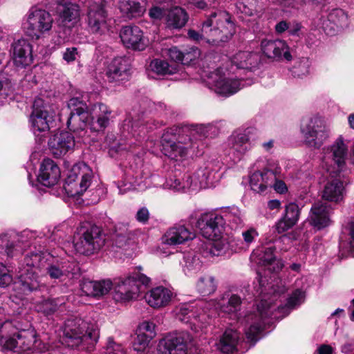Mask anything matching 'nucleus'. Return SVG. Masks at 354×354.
<instances>
[{
  "label": "nucleus",
  "mask_w": 354,
  "mask_h": 354,
  "mask_svg": "<svg viewBox=\"0 0 354 354\" xmlns=\"http://www.w3.org/2000/svg\"><path fill=\"white\" fill-rule=\"evenodd\" d=\"M258 282L259 288H257V292L260 295H263L261 303L258 305L257 312L246 315L244 317H241L238 312L241 310L242 300L240 296L232 294L231 295L226 302L224 301L222 303L214 304L211 306L215 307V309L219 308L220 310L225 314L230 315L234 319H237L241 324L245 325L244 330L247 338L251 342H256L257 340L258 335L263 329L265 324V319L271 316L270 304L266 301V295L273 294L275 297L279 292L274 288L272 282H269L266 276H263L260 272L258 273ZM213 315L215 314L214 310Z\"/></svg>",
  "instance_id": "1"
},
{
  "label": "nucleus",
  "mask_w": 354,
  "mask_h": 354,
  "mask_svg": "<svg viewBox=\"0 0 354 354\" xmlns=\"http://www.w3.org/2000/svg\"><path fill=\"white\" fill-rule=\"evenodd\" d=\"M4 312V308H0V343L5 350L17 353L45 354L58 347L46 344L32 330H18L9 317L3 321L1 315Z\"/></svg>",
  "instance_id": "2"
},
{
  "label": "nucleus",
  "mask_w": 354,
  "mask_h": 354,
  "mask_svg": "<svg viewBox=\"0 0 354 354\" xmlns=\"http://www.w3.org/2000/svg\"><path fill=\"white\" fill-rule=\"evenodd\" d=\"M62 331L60 343L71 348L89 349L97 342L99 337L96 323L80 317L67 319Z\"/></svg>",
  "instance_id": "3"
},
{
  "label": "nucleus",
  "mask_w": 354,
  "mask_h": 354,
  "mask_svg": "<svg viewBox=\"0 0 354 354\" xmlns=\"http://www.w3.org/2000/svg\"><path fill=\"white\" fill-rule=\"evenodd\" d=\"M202 31L209 37L206 39L207 44L220 46L231 39L236 32V27L227 12L216 10L203 23Z\"/></svg>",
  "instance_id": "4"
},
{
  "label": "nucleus",
  "mask_w": 354,
  "mask_h": 354,
  "mask_svg": "<svg viewBox=\"0 0 354 354\" xmlns=\"http://www.w3.org/2000/svg\"><path fill=\"white\" fill-rule=\"evenodd\" d=\"M214 304L213 301L180 304L175 308L174 313L177 319L190 324L192 329L197 332L209 324L214 314L211 306Z\"/></svg>",
  "instance_id": "5"
},
{
  "label": "nucleus",
  "mask_w": 354,
  "mask_h": 354,
  "mask_svg": "<svg viewBox=\"0 0 354 354\" xmlns=\"http://www.w3.org/2000/svg\"><path fill=\"white\" fill-rule=\"evenodd\" d=\"M142 268L138 266L127 277L120 278L115 283L113 288V298L116 301L125 302L136 299L140 292L142 286H147L151 283V279L142 274Z\"/></svg>",
  "instance_id": "6"
},
{
  "label": "nucleus",
  "mask_w": 354,
  "mask_h": 354,
  "mask_svg": "<svg viewBox=\"0 0 354 354\" xmlns=\"http://www.w3.org/2000/svg\"><path fill=\"white\" fill-rule=\"evenodd\" d=\"M177 131L176 128L167 129L162 136L161 142L162 151L165 156L171 159L180 160L187 157L192 151L194 153V149L198 148V145L192 137L191 133L185 138L178 134L177 141L175 142L174 139ZM179 133L180 131L178 133Z\"/></svg>",
  "instance_id": "7"
},
{
  "label": "nucleus",
  "mask_w": 354,
  "mask_h": 354,
  "mask_svg": "<svg viewBox=\"0 0 354 354\" xmlns=\"http://www.w3.org/2000/svg\"><path fill=\"white\" fill-rule=\"evenodd\" d=\"M105 243L100 227L85 223L80 226L74 235L73 246L77 252L90 255L98 251Z\"/></svg>",
  "instance_id": "8"
},
{
  "label": "nucleus",
  "mask_w": 354,
  "mask_h": 354,
  "mask_svg": "<svg viewBox=\"0 0 354 354\" xmlns=\"http://www.w3.org/2000/svg\"><path fill=\"white\" fill-rule=\"evenodd\" d=\"M53 22V17L49 12L32 7L26 15L23 28L30 37L37 40L50 32Z\"/></svg>",
  "instance_id": "9"
},
{
  "label": "nucleus",
  "mask_w": 354,
  "mask_h": 354,
  "mask_svg": "<svg viewBox=\"0 0 354 354\" xmlns=\"http://www.w3.org/2000/svg\"><path fill=\"white\" fill-rule=\"evenodd\" d=\"M300 133L304 143L313 149L320 148L329 136L324 120L317 115L304 117L301 121Z\"/></svg>",
  "instance_id": "10"
},
{
  "label": "nucleus",
  "mask_w": 354,
  "mask_h": 354,
  "mask_svg": "<svg viewBox=\"0 0 354 354\" xmlns=\"http://www.w3.org/2000/svg\"><path fill=\"white\" fill-rule=\"evenodd\" d=\"M111 20L105 8L104 0H92L89 3L86 23L91 33L99 35L106 34L110 30Z\"/></svg>",
  "instance_id": "11"
},
{
  "label": "nucleus",
  "mask_w": 354,
  "mask_h": 354,
  "mask_svg": "<svg viewBox=\"0 0 354 354\" xmlns=\"http://www.w3.org/2000/svg\"><path fill=\"white\" fill-rule=\"evenodd\" d=\"M255 132L256 130L254 128L248 127L234 131L228 138L227 145L229 151L227 154L234 162L241 160L243 156L251 149L252 136Z\"/></svg>",
  "instance_id": "12"
},
{
  "label": "nucleus",
  "mask_w": 354,
  "mask_h": 354,
  "mask_svg": "<svg viewBox=\"0 0 354 354\" xmlns=\"http://www.w3.org/2000/svg\"><path fill=\"white\" fill-rule=\"evenodd\" d=\"M348 154V147L339 136L334 143L326 149L323 157V167L328 173L342 171Z\"/></svg>",
  "instance_id": "13"
},
{
  "label": "nucleus",
  "mask_w": 354,
  "mask_h": 354,
  "mask_svg": "<svg viewBox=\"0 0 354 354\" xmlns=\"http://www.w3.org/2000/svg\"><path fill=\"white\" fill-rule=\"evenodd\" d=\"M92 171L86 165L74 167L65 180L64 189L70 196L82 195L90 186Z\"/></svg>",
  "instance_id": "14"
},
{
  "label": "nucleus",
  "mask_w": 354,
  "mask_h": 354,
  "mask_svg": "<svg viewBox=\"0 0 354 354\" xmlns=\"http://www.w3.org/2000/svg\"><path fill=\"white\" fill-rule=\"evenodd\" d=\"M196 227L201 235L207 239L221 238L225 230L224 220L221 214L216 212L201 214Z\"/></svg>",
  "instance_id": "15"
},
{
  "label": "nucleus",
  "mask_w": 354,
  "mask_h": 354,
  "mask_svg": "<svg viewBox=\"0 0 354 354\" xmlns=\"http://www.w3.org/2000/svg\"><path fill=\"white\" fill-rule=\"evenodd\" d=\"M192 337L186 331L176 332L167 335L159 342L160 354H187Z\"/></svg>",
  "instance_id": "16"
},
{
  "label": "nucleus",
  "mask_w": 354,
  "mask_h": 354,
  "mask_svg": "<svg viewBox=\"0 0 354 354\" xmlns=\"http://www.w3.org/2000/svg\"><path fill=\"white\" fill-rule=\"evenodd\" d=\"M46 273L53 279H59L64 281L77 277L80 274L78 264L72 259H61L46 261L44 268Z\"/></svg>",
  "instance_id": "17"
},
{
  "label": "nucleus",
  "mask_w": 354,
  "mask_h": 354,
  "mask_svg": "<svg viewBox=\"0 0 354 354\" xmlns=\"http://www.w3.org/2000/svg\"><path fill=\"white\" fill-rule=\"evenodd\" d=\"M192 190L214 187L221 176L218 168L212 162H207L189 174Z\"/></svg>",
  "instance_id": "18"
},
{
  "label": "nucleus",
  "mask_w": 354,
  "mask_h": 354,
  "mask_svg": "<svg viewBox=\"0 0 354 354\" xmlns=\"http://www.w3.org/2000/svg\"><path fill=\"white\" fill-rule=\"evenodd\" d=\"M19 273L12 289L15 296L21 299L25 295L39 289L42 282L39 274H41V272L19 269Z\"/></svg>",
  "instance_id": "19"
},
{
  "label": "nucleus",
  "mask_w": 354,
  "mask_h": 354,
  "mask_svg": "<svg viewBox=\"0 0 354 354\" xmlns=\"http://www.w3.org/2000/svg\"><path fill=\"white\" fill-rule=\"evenodd\" d=\"M55 12L59 26L71 28L80 20V6L75 3L66 0H59L57 3Z\"/></svg>",
  "instance_id": "20"
},
{
  "label": "nucleus",
  "mask_w": 354,
  "mask_h": 354,
  "mask_svg": "<svg viewBox=\"0 0 354 354\" xmlns=\"http://www.w3.org/2000/svg\"><path fill=\"white\" fill-rule=\"evenodd\" d=\"M39 235L36 232L26 230L18 234H3L0 235V252H6L8 257H12L15 252L18 251L19 246L16 241L23 244L32 242Z\"/></svg>",
  "instance_id": "21"
},
{
  "label": "nucleus",
  "mask_w": 354,
  "mask_h": 354,
  "mask_svg": "<svg viewBox=\"0 0 354 354\" xmlns=\"http://www.w3.org/2000/svg\"><path fill=\"white\" fill-rule=\"evenodd\" d=\"M120 37L123 45L133 50H142L147 46L142 30L137 26H126L122 28Z\"/></svg>",
  "instance_id": "22"
},
{
  "label": "nucleus",
  "mask_w": 354,
  "mask_h": 354,
  "mask_svg": "<svg viewBox=\"0 0 354 354\" xmlns=\"http://www.w3.org/2000/svg\"><path fill=\"white\" fill-rule=\"evenodd\" d=\"M48 145L54 156L58 158L73 150L75 140L71 133L60 131L50 138Z\"/></svg>",
  "instance_id": "23"
},
{
  "label": "nucleus",
  "mask_w": 354,
  "mask_h": 354,
  "mask_svg": "<svg viewBox=\"0 0 354 354\" xmlns=\"http://www.w3.org/2000/svg\"><path fill=\"white\" fill-rule=\"evenodd\" d=\"M275 246L270 244L252 252V257L259 265L264 266L269 272L276 273L282 268L281 262L277 259L274 254Z\"/></svg>",
  "instance_id": "24"
},
{
  "label": "nucleus",
  "mask_w": 354,
  "mask_h": 354,
  "mask_svg": "<svg viewBox=\"0 0 354 354\" xmlns=\"http://www.w3.org/2000/svg\"><path fill=\"white\" fill-rule=\"evenodd\" d=\"M131 68L129 60L124 57L114 58L108 65L106 76L109 82L118 83L128 80Z\"/></svg>",
  "instance_id": "25"
},
{
  "label": "nucleus",
  "mask_w": 354,
  "mask_h": 354,
  "mask_svg": "<svg viewBox=\"0 0 354 354\" xmlns=\"http://www.w3.org/2000/svg\"><path fill=\"white\" fill-rule=\"evenodd\" d=\"M245 81L227 77L225 75L215 74L213 77V86L216 93L229 96L233 95L245 86Z\"/></svg>",
  "instance_id": "26"
},
{
  "label": "nucleus",
  "mask_w": 354,
  "mask_h": 354,
  "mask_svg": "<svg viewBox=\"0 0 354 354\" xmlns=\"http://www.w3.org/2000/svg\"><path fill=\"white\" fill-rule=\"evenodd\" d=\"M136 335L133 349L136 351H142L156 336V324L153 322L148 320L140 322L136 329Z\"/></svg>",
  "instance_id": "27"
},
{
  "label": "nucleus",
  "mask_w": 354,
  "mask_h": 354,
  "mask_svg": "<svg viewBox=\"0 0 354 354\" xmlns=\"http://www.w3.org/2000/svg\"><path fill=\"white\" fill-rule=\"evenodd\" d=\"M261 47L263 54L268 58L277 59L283 57L288 61L292 59L289 47L283 40L263 39L261 41Z\"/></svg>",
  "instance_id": "28"
},
{
  "label": "nucleus",
  "mask_w": 354,
  "mask_h": 354,
  "mask_svg": "<svg viewBox=\"0 0 354 354\" xmlns=\"http://www.w3.org/2000/svg\"><path fill=\"white\" fill-rule=\"evenodd\" d=\"M194 233L184 225L178 224L170 227L162 238V243L168 245H177L192 240Z\"/></svg>",
  "instance_id": "29"
},
{
  "label": "nucleus",
  "mask_w": 354,
  "mask_h": 354,
  "mask_svg": "<svg viewBox=\"0 0 354 354\" xmlns=\"http://www.w3.org/2000/svg\"><path fill=\"white\" fill-rule=\"evenodd\" d=\"M330 212L331 207L326 203L322 201L315 203L311 207L308 217L310 224L317 230L327 227L330 222Z\"/></svg>",
  "instance_id": "30"
},
{
  "label": "nucleus",
  "mask_w": 354,
  "mask_h": 354,
  "mask_svg": "<svg viewBox=\"0 0 354 354\" xmlns=\"http://www.w3.org/2000/svg\"><path fill=\"white\" fill-rule=\"evenodd\" d=\"M274 181L275 173L268 168L257 170L250 177L251 189L257 193H263L271 188Z\"/></svg>",
  "instance_id": "31"
},
{
  "label": "nucleus",
  "mask_w": 354,
  "mask_h": 354,
  "mask_svg": "<svg viewBox=\"0 0 354 354\" xmlns=\"http://www.w3.org/2000/svg\"><path fill=\"white\" fill-rule=\"evenodd\" d=\"M173 296L174 293L169 288L160 286L149 290L145 294V299L151 307L160 308L167 306Z\"/></svg>",
  "instance_id": "32"
},
{
  "label": "nucleus",
  "mask_w": 354,
  "mask_h": 354,
  "mask_svg": "<svg viewBox=\"0 0 354 354\" xmlns=\"http://www.w3.org/2000/svg\"><path fill=\"white\" fill-rule=\"evenodd\" d=\"M59 178L60 170L55 162L49 158L44 159L40 166L38 181L46 187H51L58 182Z\"/></svg>",
  "instance_id": "33"
},
{
  "label": "nucleus",
  "mask_w": 354,
  "mask_h": 354,
  "mask_svg": "<svg viewBox=\"0 0 354 354\" xmlns=\"http://www.w3.org/2000/svg\"><path fill=\"white\" fill-rule=\"evenodd\" d=\"M91 112H70L67 115L66 124L68 128L77 134L82 139L81 141H87L86 134L87 131V122Z\"/></svg>",
  "instance_id": "34"
},
{
  "label": "nucleus",
  "mask_w": 354,
  "mask_h": 354,
  "mask_svg": "<svg viewBox=\"0 0 354 354\" xmlns=\"http://www.w3.org/2000/svg\"><path fill=\"white\" fill-rule=\"evenodd\" d=\"M345 194V186L342 180L334 178L327 181L322 191V198L325 201L339 203Z\"/></svg>",
  "instance_id": "35"
},
{
  "label": "nucleus",
  "mask_w": 354,
  "mask_h": 354,
  "mask_svg": "<svg viewBox=\"0 0 354 354\" xmlns=\"http://www.w3.org/2000/svg\"><path fill=\"white\" fill-rule=\"evenodd\" d=\"M32 45L26 39H19L13 45V57L17 66L25 67L32 62Z\"/></svg>",
  "instance_id": "36"
},
{
  "label": "nucleus",
  "mask_w": 354,
  "mask_h": 354,
  "mask_svg": "<svg viewBox=\"0 0 354 354\" xmlns=\"http://www.w3.org/2000/svg\"><path fill=\"white\" fill-rule=\"evenodd\" d=\"M56 112H32L30 115V122L32 130L35 135L45 133L53 127Z\"/></svg>",
  "instance_id": "37"
},
{
  "label": "nucleus",
  "mask_w": 354,
  "mask_h": 354,
  "mask_svg": "<svg viewBox=\"0 0 354 354\" xmlns=\"http://www.w3.org/2000/svg\"><path fill=\"white\" fill-rule=\"evenodd\" d=\"M348 17L342 9L333 10L323 22L322 28L327 35H333L347 26Z\"/></svg>",
  "instance_id": "38"
},
{
  "label": "nucleus",
  "mask_w": 354,
  "mask_h": 354,
  "mask_svg": "<svg viewBox=\"0 0 354 354\" xmlns=\"http://www.w3.org/2000/svg\"><path fill=\"white\" fill-rule=\"evenodd\" d=\"M214 242L207 247V253L211 257H219L236 252L235 239L232 237H224L212 239Z\"/></svg>",
  "instance_id": "39"
},
{
  "label": "nucleus",
  "mask_w": 354,
  "mask_h": 354,
  "mask_svg": "<svg viewBox=\"0 0 354 354\" xmlns=\"http://www.w3.org/2000/svg\"><path fill=\"white\" fill-rule=\"evenodd\" d=\"M111 280L84 281L81 284L82 291L88 296L101 297L108 294L113 288Z\"/></svg>",
  "instance_id": "40"
},
{
  "label": "nucleus",
  "mask_w": 354,
  "mask_h": 354,
  "mask_svg": "<svg viewBox=\"0 0 354 354\" xmlns=\"http://www.w3.org/2000/svg\"><path fill=\"white\" fill-rule=\"evenodd\" d=\"M50 258L51 257L49 254L41 251L27 254L19 269L41 272V270L46 266V261H50Z\"/></svg>",
  "instance_id": "41"
},
{
  "label": "nucleus",
  "mask_w": 354,
  "mask_h": 354,
  "mask_svg": "<svg viewBox=\"0 0 354 354\" xmlns=\"http://www.w3.org/2000/svg\"><path fill=\"white\" fill-rule=\"evenodd\" d=\"M119 10L122 17L128 19L140 17L146 12V8L134 0H121Z\"/></svg>",
  "instance_id": "42"
},
{
  "label": "nucleus",
  "mask_w": 354,
  "mask_h": 354,
  "mask_svg": "<svg viewBox=\"0 0 354 354\" xmlns=\"http://www.w3.org/2000/svg\"><path fill=\"white\" fill-rule=\"evenodd\" d=\"M240 339V333L232 328H227L224 332L217 344L218 348L223 353L229 354L236 348Z\"/></svg>",
  "instance_id": "43"
},
{
  "label": "nucleus",
  "mask_w": 354,
  "mask_h": 354,
  "mask_svg": "<svg viewBox=\"0 0 354 354\" xmlns=\"http://www.w3.org/2000/svg\"><path fill=\"white\" fill-rule=\"evenodd\" d=\"M188 19L185 10L176 6L168 12L166 16V24L169 28L180 29L185 26Z\"/></svg>",
  "instance_id": "44"
},
{
  "label": "nucleus",
  "mask_w": 354,
  "mask_h": 354,
  "mask_svg": "<svg viewBox=\"0 0 354 354\" xmlns=\"http://www.w3.org/2000/svg\"><path fill=\"white\" fill-rule=\"evenodd\" d=\"M220 214L224 220V227L227 224L230 228L236 229L243 223V214L237 207H227Z\"/></svg>",
  "instance_id": "45"
},
{
  "label": "nucleus",
  "mask_w": 354,
  "mask_h": 354,
  "mask_svg": "<svg viewBox=\"0 0 354 354\" xmlns=\"http://www.w3.org/2000/svg\"><path fill=\"white\" fill-rule=\"evenodd\" d=\"M258 61V55L249 51H240L232 58V65L237 68H250L254 66Z\"/></svg>",
  "instance_id": "46"
},
{
  "label": "nucleus",
  "mask_w": 354,
  "mask_h": 354,
  "mask_svg": "<svg viewBox=\"0 0 354 354\" xmlns=\"http://www.w3.org/2000/svg\"><path fill=\"white\" fill-rule=\"evenodd\" d=\"M202 268L200 255L194 252H188L184 255L183 270L187 276H192L198 272Z\"/></svg>",
  "instance_id": "47"
},
{
  "label": "nucleus",
  "mask_w": 354,
  "mask_h": 354,
  "mask_svg": "<svg viewBox=\"0 0 354 354\" xmlns=\"http://www.w3.org/2000/svg\"><path fill=\"white\" fill-rule=\"evenodd\" d=\"M191 136L196 142V139L203 138H214L220 133V129L216 124H208L198 125L190 131Z\"/></svg>",
  "instance_id": "48"
},
{
  "label": "nucleus",
  "mask_w": 354,
  "mask_h": 354,
  "mask_svg": "<svg viewBox=\"0 0 354 354\" xmlns=\"http://www.w3.org/2000/svg\"><path fill=\"white\" fill-rule=\"evenodd\" d=\"M189 174H185L183 179L177 178L176 176L167 179L163 184L164 189H171L174 191H186L192 190Z\"/></svg>",
  "instance_id": "49"
},
{
  "label": "nucleus",
  "mask_w": 354,
  "mask_h": 354,
  "mask_svg": "<svg viewBox=\"0 0 354 354\" xmlns=\"http://www.w3.org/2000/svg\"><path fill=\"white\" fill-rule=\"evenodd\" d=\"M216 281L212 275L205 274L198 279L196 288L197 291L203 296L214 293L216 289Z\"/></svg>",
  "instance_id": "50"
},
{
  "label": "nucleus",
  "mask_w": 354,
  "mask_h": 354,
  "mask_svg": "<svg viewBox=\"0 0 354 354\" xmlns=\"http://www.w3.org/2000/svg\"><path fill=\"white\" fill-rule=\"evenodd\" d=\"M106 112L97 113L91 112L89 119L87 122V127L93 131H100L104 130L109 123V118L106 115Z\"/></svg>",
  "instance_id": "51"
},
{
  "label": "nucleus",
  "mask_w": 354,
  "mask_h": 354,
  "mask_svg": "<svg viewBox=\"0 0 354 354\" xmlns=\"http://www.w3.org/2000/svg\"><path fill=\"white\" fill-rule=\"evenodd\" d=\"M149 67L152 71L158 75H171L177 71L176 66L169 65L166 61L158 59L152 60Z\"/></svg>",
  "instance_id": "52"
},
{
  "label": "nucleus",
  "mask_w": 354,
  "mask_h": 354,
  "mask_svg": "<svg viewBox=\"0 0 354 354\" xmlns=\"http://www.w3.org/2000/svg\"><path fill=\"white\" fill-rule=\"evenodd\" d=\"M57 299H44L37 304L35 308L37 312L46 316L53 315L58 310Z\"/></svg>",
  "instance_id": "53"
},
{
  "label": "nucleus",
  "mask_w": 354,
  "mask_h": 354,
  "mask_svg": "<svg viewBox=\"0 0 354 354\" xmlns=\"http://www.w3.org/2000/svg\"><path fill=\"white\" fill-rule=\"evenodd\" d=\"M300 212L301 209L297 203H289L285 207V213L283 216L291 223L296 225L299 219Z\"/></svg>",
  "instance_id": "54"
},
{
  "label": "nucleus",
  "mask_w": 354,
  "mask_h": 354,
  "mask_svg": "<svg viewBox=\"0 0 354 354\" xmlns=\"http://www.w3.org/2000/svg\"><path fill=\"white\" fill-rule=\"evenodd\" d=\"M166 105L162 102H153L148 98H143L139 102V106L136 109L142 111H158L165 109Z\"/></svg>",
  "instance_id": "55"
},
{
  "label": "nucleus",
  "mask_w": 354,
  "mask_h": 354,
  "mask_svg": "<svg viewBox=\"0 0 354 354\" xmlns=\"http://www.w3.org/2000/svg\"><path fill=\"white\" fill-rule=\"evenodd\" d=\"M304 298L305 292L301 289H296L288 298L286 306L288 308H293L300 305L304 301Z\"/></svg>",
  "instance_id": "56"
},
{
  "label": "nucleus",
  "mask_w": 354,
  "mask_h": 354,
  "mask_svg": "<svg viewBox=\"0 0 354 354\" xmlns=\"http://www.w3.org/2000/svg\"><path fill=\"white\" fill-rule=\"evenodd\" d=\"M201 55L200 50L198 48L192 47L183 52L182 64L185 65L190 64L196 60Z\"/></svg>",
  "instance_id": "57"
},
{
  "label": "nucleus",
  "mask_w": 354,
  "mask_h": 354,
  "mask_svg": "<svg viewBox=\"0 0 354 354\" xmlns=\"http://www.w3.org/2000/svg\"><path fill=\"white\" fill-rule=\"evenodd\" d=\"M12 276L9 270L0 263V287L5 288L12 282Z\"/></svg>",
  "instance_id": "58"
},
{
  "label": "nucleus",
  "mask_w": 354,
  "mask_h": 354,
  "mask_svg": "<svg viewBox=\"0 0 354 354\" xmlns=\"http://www.w3.org/2000/svg\"><path fill=\"white\" fill-rule=\"evenodd\" d=\"M102 354H126L121 344L115 343L112 339H108L107 345Z\"/></svg>",
  "instance_id": "59"
},
{
  "label": "nucleus",
  "mask_w": 354,
  "mask_h": 354,
  "mask_svg": "<svg viewBox=\"0 0 354 354\" xmlns=\"http://www.w3.org/2000/svg\"><path fill=\"white\" fill-rule=\"evenodd\" d=\"M310 62L307 59H301L294 68V73L298 77H302L309 73Z\"/></svg>",
  "instance_id": "60"
},
{
  "label": "nucleus",
  "mask_w": 354,
  "mask_h": 354,
  "mask_svg": "<svg viewBox=\"0 0 354 354\" xmlns=\"http://www.w3.org/2000/svg\"><path fill=\"white\" fill-rule=\"evenodd\" d=\"M295 225L286 220V218L282 216L274 225V229L278 234H282L289 229Z\"/></svg>",
  "instance_id": "61"
},
{
  "label": "nucleus",
  "mask_w": 354,
  "mask_h": 354,
  "mask_svg": "<svg viewBox=\"0 0 354 354\" xmlns=\"http://www.w3.org/2000/svg\"><path fill=\"white\" fill-rule=\"evenodd\" d=\"M68 108L71 111H86L87 105L77 97L71 98L68 102Z\"/></svg>",
  "instance_id": "62"
},
{
  "label": "nucleus",
  "mask_w": 354,
  "mask_h": 354,
  "mask_svg": "<svg viewBox=\"0 0 354 354\" xmlns=\"http://www.w3.org/2000/svg\"><path fill=\"white\" fill-rule=\"evenodd\" d=\"M349 234L351 236V241L349 243H346L342 241H340V248L346 249L348 252H353L354 250V220L349 224Z\"/></svg>",
  "instance_id": "63"
},
{
  "label": "nucleus",
  "mask_w": 354,
  "mask_h": 354,
  "mask_svg": "<svg viewBox=\"0 0 354 354\" xmlns=\"http://www.w3.org/2000/svg\"><path fill=\"white\" fill-rule=\"evenodd\" d=\"M244 243L249 245L251 244L259 236L258 232L256 229L251 227L242 232Z\"/></svg>",
  "instance_id": "64"
}]
</instances>
